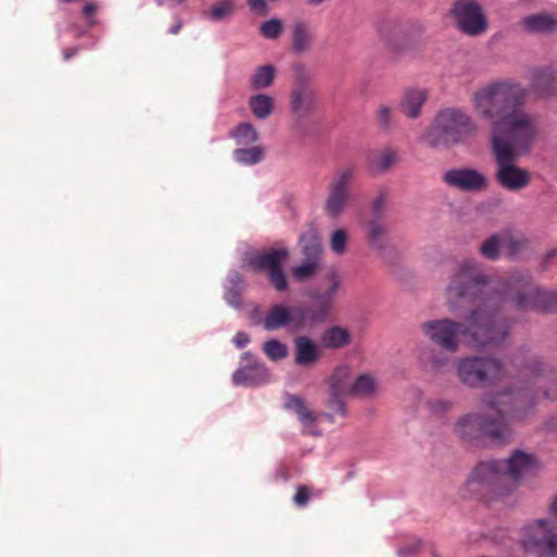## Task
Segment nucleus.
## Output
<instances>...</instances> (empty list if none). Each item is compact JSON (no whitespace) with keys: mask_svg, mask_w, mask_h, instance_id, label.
<instances>
[{"mask_svg":"<svg viewBox=\"0 0 557 557\" xmlns=\"http://www.w3.org/2000/svg\"><path fill=\"white\" fill-rule=\"evenodd\" d=\"M529 89L513 79L490 82L470 97L474 115L491 125V143L537 134L536 119L525 110Z\"/></svg>","mask_w":557,"mask_h":557,"instance_id":"f257e3e1","label":"nucleus"},{"mask_svg":"<svg viewBox=\"0 0 557 557\" xmlns=\"http://www.w3.org/2000/svg\"><path fill=\"white\" fill-rule=\"evenodd\" d=\"M511 296V274L497 283L483 271L474 259H465L456 264L445 287V299L451 311L463 302L474 304L484 312H493L497 323L509 325L500 315V309Z\"/></svg>","mask_w":557,"mask_h":557,"instance_id":"f03ea898","label":"nucleus"},{"mask_svg":"<svg viewBox=\"0 0 557 557\" xmlns=\"http://www.w3.org/2000/svg\"><path fill=\"white\" fill-rule=\"evenodd\" d=\"M420 330L431 344L448 352L459 349L460 335L466 338L468 346L482 349L500 346L510 334L509 325L497 323L493 312H484L480 308L470 309L465 323L441 318L421 323Z\"/></svg>","mask_w":557,"mask_h":557,"instance_id":"7ed1b4c3","label":"nucleus"},{"mask_svg":"<svg viewBox=\"0 0 557 557\" xmlns=\"http://www.w3.org/2000/svg\"><path fill=\"white\" fill-rule=\"evenodd\" d=\"M535 404V394H531L529 385L520 389L506 388L484 394L481 397V405L495 411L496 416L482 413V438H488L497 444L507 442L512 435L509 421L523 420Z\"/></svg>","mask_w":557,"mask_h":557,"instance_id":"20e7f679","label":"nucleus"},{"mask_svg":"<svg viewBox=\"0 0 557 557\" xmlns=\"http://www.w3.org/2000/svg\"><path fill=\"white\" fill-rule=\"evenodd\" d=\"M537 134H529L500 141L491 143L495 161L494 177L497 184L508 191H520L531 183V173L516 164L523 154L529 153Z\"/></svg>","mask_w":557,"mask_h":557,"instance_id":"39448f33","label":"nucleus"},{"mask_svg":"<svg viewBox=\"0 0 557 557\" xmlns=\"http://www.w3.org/2000/svg\"><path fill=\"white\" fill-rule=\"evenodd\" d=\"M476 133L478 124L468 112L446 108L436 114L422 139L434 149L461 144Z\"/></svg>","mask_w":557,"mask_h":557,"instance_id":"423d86ee","label":"nucleus"},{"mask_svg":"<svg viewBox=\"0 0 557 557\" xmlns=\"http://www.w3.org/2000/svg\"><path fill=\"white\" fill-rule=\"evenodd\" d=\"M458 381L469 388H482L502 383L509 371L498 358L490 355H472L459 358L456 363Z\"/></svg>","mask_w":557,"mask_h":557,"instance_id":"0eeeda50","label":"nucleus"},{"mask_svg":"<svg viewBox=\"0 0 557 557\" xmlns=\"http://www.w3.org/2000/svg\"><path fill=\"white\" fill-rule=\"evenodd\" d=\"M509 301L517 310L534 309L542 312L557 313V292L540 288L532 283L528 272L511 273V296Z\"/></svg>","mask_w":557,"mask_h":557,"instance_id":"6e6552de","label":"nucleus"},{"mask_svg":"<svg viewBox=\"0 0 557 557\" xmlns=\"http://www.w3.org/2000/svg\"><path fill=\"white\" fill-rule=\"evenodd\" d=\"M520 546L531 557H557V525L541 518L521 529Z\"/></svg>","mask_w":557,"mask_h":557,"instance_id":"1a4fd4ad","label":"nucleus"},{"mask_svg":"<svg viewBox=\"0 0 557 557\" xmlns=\"http://www.w3.org/2000/svg\"><path fill=\"white\" fill-rule=\"evenodd\" d=\"M358 169L354 164L337 168L326 185L324 212L331 219L339 218L348 208Z\"/></svg>","mask_w":557,"mask_h":557,"instance_id":"9d476101","label":"nucleus"},{"mask_svg":"<svg viewBox=\"0 0 557 557\" xmlns=\"http://www.w3.org/2000/svg\"><path fill=\"white\" fill-rule=\"evenodd\" d=\"M265 331L272 332L287 327L290 332H299L318 325L310 308L302 306L272 305L261 321Z\"/></svg>","mask_w":557,"mask_h":557,"instance_id":"9b49d317","label":"nucleus"},{"mask_svg":"<svg viewBox=\"0 0 557 557\" xmlns=\"http://www.w3.org/2000/svg\"><path fill=\"white\" fill-rule=\"evenodd\" d=\"M511 363L518 370L519 376L527 381H531L532 387L542 391L543 397L554 399L557 397V377L535 357L515 356Z\"/></svg>","mask_w":557,"mask_h":557,"instance_id":"f8f14e48","label":"nucleus"},{"mask_svg":"<svg viewBox=\"0 0 557 557\" xmlns=\"http://www.w3.org/2000/svg\"><path fill=\"white\" fill-rule=\"evenodd\" d=\"M288 257L285 248L268 249L263 252L251 255L247 259V265L258 272H267L271 285L277 292L288 289L287 280L283 271V263Z\"/></svg>","mask_w":557,"mask_h":557,"instance_id":"ddd939ff","label":"nucleus"},{"mask_svg":"<svg viewBox=\"0 0 557 557\" xmlns=\"http://www.w3.org/2000/svg\"><path fill=\"white\" fill-rule=\"evenodd\" d=\"M458 29L469 36H480L487 29V21L481 5L474 0H457L450 9Z\"/></svg>","mask_w":557,"mask_h":557,"instance_id":"4468645a","label":"nucleus"},{"mask_svg":"<svg viewBox=\"0 0 557 557\" xmlns=\"http://www.w3.org/2000/svg\"><path fill=\"white\" fill-rule=\"evenodd\" d=\"M324 281L326 282L327 287L323 293L312 292L309 294L310 298L317 300V305L309 308L318 324L324 322L329 318L333 309L336 295L342 287L343 276L335 268H331L325 272Z\"/></svg>","mask_w":557,"mask_h":557,"instance_id":"2eb2a0df","label":"nucleus"},{"mask_svg":"<svg viewBox=\"0 0 557 557\" xmlns=\"http://www.w3.org/2000/svg\"><path fill=\"white\" fill-rule=\"evenodd\" d=\"M443 182L465 193H482L488 187L487 176L473 168H456L444 172Z\"/></svg>","mask_w":557,"mask_h":557,"instance_id":"dca6fc26","label":"nucleus"},{"mask_svg":"<svg viewBox=\"0 0 557 557\" xmlns=\"http://www.w3.org/2000/svg\"><path fill=\"white\" fill-rule=\"evenodd\" d=\"M298 73L290 91V111L298 117H305L315 107V92L310 85L304 67L299 66Z\"/></svg>","mask_w":557,"mask_h":557,"instance_id":"f3484780","label":"nucleus"},{"mask_svg":"<svg viewBox=\"0 0 557 557\" xmlns=\"http://www.w3.org/2000/svg\"><path fill=\"white\" fill-rule=\"evenodd\" d=\"M270 374L265 366L255 355L247 351L242 356V366L233 374L235 385L257 386L269 381Z\"/></svg>","mask_w":557,"mask_h":557,"instance_id":"a211bd4d","label":"nucleus"},{"mask_svg":"<svg viewBox=\"0 0 557 557\" xmlns=\"http://www.w3.org/2000/svg\"><path fill=\"white\" fill-rule=\"evenodd\" d=\"M471 481L491 486L495 493L502 495V487L508 484L503 460L480 462L472 471Z\"/></svg>","mask_w":557,"mask_h":557,"instance_id":"6ab92c4d","label":"nucleus"},{"mask_svg":"<svg viewBox=\"0 0 557 557\" xmlns=\"http://www.w3.org/2000/svg\"><path fill=\"white\" fill-rule=\"evenodd\" d=\"M503 466L508 483L517 486L522 476L536 469L537 460L534 455L517 449L508 459L503 460Z\"/></svg>","mask_w":557,"mask_h":557,"instance_id":"aec40b11","label":"nucleus"},{"mask_svg":"<svg viewBox=\"0 0 557 557\" xmlns=\"http://www.w3.org/2000/svg\"><path fill=\"white\" fill-rule=\"evenodd\" d=\"M530 90L541 99L557 95V73L550 66H535L529 71Z\"/></svg>","mask_w":557,"mask_h":557,"instance_id":"412c9836","label":"nucleus"},{"mask_svg":"<svg viewBox=\"0 0 557 557\" xmlns=\"http://www.w3.org/2000/svg\"><path fill=\"white\" fill-rule=\"evenodd\" d=\"M322 355V347L309 336L300 335L294 338V361L297 366L310 368Z\"/></svg>","mask_w":557,"mask_h":557,"instance_id":"4be33fe9","label":"nucleus"},{"mask_svg":"<svg viewBox=\"0 0 557 557\" xmlns=\"http://www.w3.org/2000/svg\"><path fill=\"white\" fill-rule=\"evenodd\" d=\"M387 231L388 227L386 223L379 219L370 221L367 226V238L369 245L384 261H389L388 258L393 250L386 238Z\"/></svg>","mask_w":557,"mask_h":557,"instance_id":"5701e85b","label":"nucleus"},{"mask_svg":"<svg viewBox=\"0 0 557 557\" xmlns=\"http://www.w3.org/2000/svg\"><path fill=\"white\" fill-rule=\"evenodd\" d=\"M429 97L424 88H407L398 103V110L409 119H418L421 115L422 107Z\"/></svg>","mask_w":557,"mask_h":557,"instance_id":"b1692460","label":"nucleus"},{"mask_svg":"<svg viewBox=\"0 0 557 557\" xmlns=\"http://www.w3.org/2000/svg\"><path fill=\"white\" fill-rule=\"evenodd\" d=\"M455 432L465 441L473 443L482 438V413L471 412L455 423Z\"/></svg>","mask_w":557,"mask_h":557,"instance_id":"393cba45","label":"nucleus"},{"mask_svg":"<svg viewBox=\"0 0 557 557\" xmlns=\"http://www.w3.org/2000/svg\"><path fill=\"white\" fill-rule=\"evenodd\" d=\"M446 350L441 348L423 345L417 348L416 355L419 363L430 370H437L447 366L450 361L445 354Z\"/></svg>","mask_w":557,"mask_h":557,"instance_id":"a878e982","label":"nucleus"},{"mask_svg":"<svg viewBox=\"0 0 557 557\" xmlns=\"http://www.w3.org/2000/svg\"><path fill=\"white\" fill-rule=\"evenodd\" d=\"M245 280L243 275L237 271L230 272L227 276V284L225 285L224 299L225 301L239 309L243 307L242 293L245 289Z\"/></svg>","mask_w":557,"mask_h":557,"instance_id":"bb28decb","label":"nucleus"},{"mask_svg":"<svg viewBox=\"0 0 557 557\" xmlns=\"http://www.w3.org/2000/svg\"><path fill=\"white\" fill-rule=\"evenodd\" d=\"M313 42V34L304 22H296L292 27V49L295 53L302 54L310 51Z\"/></svg>","mask_w":557,"mask_h":557,"instance_id":"cd10ccee","label":"nucleus"},{"mask_svg":"<svg viewBox=\"0 0 557 557\" xmlns=\"http://www.w3.org/2000/svg\"><path fill=\"white\" fill-rule=\"evenodd\" d=\"M350 341L349 331L337 325L326 329L321 335L322 346L329 349H339L347 346Z\"/></svg>","mask_w":557,"mask_h":557,"instance_id":"c85d7f7f","label":"nucleus"},{"mask_svg":"<svg viewBox=\"0 0 557 557\" xmlns=\"http://www.w3.org/2000/svg\"><path fill=\"white\" fill-rule=\"evenodd\" d=\"M285 408L294 411L305 429L313 425L317 416L307 407L305 400L297 395H288L285 401Z\"/></svg>","mask_w":557,"mask_h":557,"instance_id":"c756f323","label":"nucleus"},{"mask_svg":"<svg viewBox=\"0 0 557 557\" xmlns=\"http://www.w3.org/2000/svg\"><path fill=\"white\" fill-rule=\"evenodd\" d=\"M380 35L391 51L398 52L404 48L405 34L398 24L392 22L384 24L380 29Z\"/></svg>","mask_w":557,"mask_h":557,"instance_id":"7c9ffc66","label":"nucleus"},{"mask_svg":"<svg viewBox=\"0 0 557 557\" xmlns=\"http://www.w3.org/2000/svg\"><path fill=\"white\" fill-rule=\"evenodd\" d=\"M301 252L306 260L322 263V246L320 237L312 231L299 238Z\"/></svg>","mask_w":557,"mask_h":557,"instance_id":"2f4dec72","label":"nucleus"},{"mask_svg":"<svg viewBox=\"0 0 557 557\" xmlns=\"http://www.w3.org/2000/svg\"><path fill=\"white\" fill-rule=\"evenodd\" d=\"M248 107L259 120H265L274 112V98L267 94H257L248 99Z\"/></svg>","mask_w":557,"mask_h":557,"instance_id":"473e14b6","label":"nucleus"},{"mask_svg":"<svg viewBox=\"0 0 557 557\" xmlns=\"http://www.w3.org/2000/svg\"><path fill=\"white\" fill-rule=\"evenodd\" d=\"M228 136L233 138L237 146L244 147L255 144L259 140L257 128L248 122H243L233 127Z\"/></svg>","mask_w":557,"mask_h":557,"instance_id":"72a5a7b5","label":"nucleus"},{"mask_svg":"<svg viewBox=\"0 0 557 557\" xmlns=\"http://www.w3.org/2000/svg\"><path fill=\"white\" fill-rule=\"evenodd\" d=\"M523 25L532 33H549L557 28V21L549 14H533L523 20Z\"/></svg>","mask_w":557,"mask_h":557,"instance_id":"f704fd0d","label":"nucleus"},{"mask_svg":"<svg viewBox=\"0 0 557 557\" xmlns=\"http://www.w3.org/2000/svg\"><path fill=\"white\" fill-rule=\"evenodd\" d=\"M351 382V370L347 366L337 367L329 379V386L335 393H344L349 395Z\"/></svg>","mask_w":557,"mask_h":557,"instance_id":"c9c22d12","label":"nucleus"},{"mask_svg":"<svg viewBox=\"0 0 557 557\" xmlns=\"http://www.w3.org/2000/svg\"><path fill=\"white\" fill-rule=\"evenodd\" d=\"M275 67L272 64L258 66L250 77V86L255 90L271 87L275 79Z\"/></svg>","mask_w":557,"mask_h":557,"instance_id":"e433bc0d","label":"nucleus"},{"mask_svg":"<svg viewBox=\"0 0 557 557\" xmlns=\"http://www.w3.org/2000/svg\"><path fill=\"white\" fill-rule=\"evenodd\" d=\"M265 150L262 146L237 148L233 152L234 160L243 165H255L264 159Z\"/></svg>","mask_w":557,"mask_h":557,"instance_id":"4c0bfd02","label":"nucleus"},{"mask_svg":"<svg viewBox=\"0 0 557 557\" xmlns=\"http://www.w3.org/2000/svg\"><path fill=\"white\" fill-rule=\"evenodd\" d=\"M377 392L376 380L371 374L359 375L350 386L349 395L373 396Z\"/></svg>","mask_w":557,"mask_h":557,"instance_id":"58836bf2","label":"nucleus"},{"mask_svg":"<svg viewBox=\"0 0 557 557\" xmlns=\"http://www.w3.org/2000/svg\"><path fill=\"white\" fill-rule=\"evenodd\" d=\"M321 264L322 263L305 259L300 264L293 268L292 274L298 282L309 281L318 274Z\"/></svg>","mask_w":557,"mask_h":557,"instance_id":"ea45409f","label":"nucleus"},{"mask_svg":"<svg viewBox=\"0 0 557 557\" xmlns=\"http://www.w3.org/2000/svg\"><path fill=\"white\" fill-rule=\"evenodd\" d=\"M507 234H493L480 246V252L483 257L490 260H495L499 257L500 245L506 238Z\"/></svg>","mask_w":557,"mask_h":557,"instance_id":"a19ab883","label":"nucleus"},{"mask_svg":"<svg viewBox=\"0 0 557 557\" xmlns=\"http://www.w3.org/2000/svg\"><path fill=\"white\" fill-rule=\"evenodd\" d=\"M397 162V153L392 149H385L372 161V168L380 173L388 171Z\"/></svg>","mask_w":557,"mask_h":557,"instance_id":"79ce46f5","label":"nucleus"},{"mask_svg":"<svg viewBox=\"0 0 557 557\" xmlns=\"http://www.w3.org/2000/svg\"><path fill=\"white\" fill-rule=\"evenodd\" d=\"M263 351L271 360L277 361L287 356V346L273 338L263 344Z\"/></svg>","mask_w":557,"mask_h":557,"instance_id":"37998d69","label":"nucleus"},{"mask_svg":"<svg viewBox=\"0 0 557 557\" xmlns=\"http://www.w3.org/2000/svg\"><path fill=\"white\" fill-rule=\"evenodd\" d=\"M283 33V23L278 18H271L260 26V34L267 39H276Z\"/></svg>","mask_w":557,"mask_h":557,"instance_id":"c03bdc74","label":"nucleus"},{"mask_svg":"<svg viewBox=\"0 0 557 557\" xmlns=\"http://www.w3.org/2000/svg\"><path fill=\"white\" fill-rule=\"evenodd\" d=\"M234 11L233 0H222L215 3L210 11V16L215 22H221L230 16Z\"/></svg>","mask_w":557,"mask_h":557,"instance_id":"a18cd8bd","label":"nucleus"},{"mask_svg":"<svg viewBox=\"0 0 557 557\" xmlns=\"http://www.w3.org/2000/svg\"><path fill=\"white\" fill-rule=\"evenodd\" d=\"M348 396V394L344 393H335V391H329V399L326 401V406L337 412L342 417H346L347 410L346 405L344 403V397Z\"/></svg>","mask_w":557,"mask_h":557,"instance_id":"49530a36","label":"nucleus"},{"mask_svg":"<svg viewBox=\"0 0 557 557\" xmlns=\"http://www.w3.org/2000/svg\"><path fill=\"white\" fill-rule=\"evenodd\" d=\"M347 238H348V236H347L346 231H344L342 228L334 231L331 235V240H330L331 249L336 255H343L346 250Z\"/></svg>","mask_w":557,"mask_h":557,"instance_id":"de8ad7c7","label":"nucleus"},{"mask_svg":"<svg viewBox=\"0 0 557 557\" xmlns=\"http://www.w3.org/2000/svg\"><path fill=\"white\" fill-rule=\"evenodd\" d=\"M429 411L436 417H443L453 408V403L447 399L436 398L426 403Z\"/></svg>","mask_w":557,"mask_h":557,"instance_id":"09e8293b","label":"nucleus"},{"mask_svg":"<svg viewBox=\"0 0 557 557\" xmlns=\"http://www.w3.org/2000/svg\"><path fill=\"white\" fill-rule=\"evenodd\" d=\"M392 113H393V110L387 104H380L376 110L377 126L383 132H388L391 129Z\"/></svg>","mask_w":557,"mask_h":557,"instance_id":"8fccbe9b","label":"nucleus"},{"mask_svg":"<svg viewBox=\"0 0 557 557\" xmlns=\"http://www.w3.org/2000/svg\"><path fill=\"white\" fill-rule=\"evenodd\" d=\"M311 496V491L306 485L297 486L296 494L293 497V502L298 507L307 506Z\"/></svg>","mask_w":557,"mask_h":557,"instance_id":"3c124183","label":"nucleus"},{"mask_svg":"<svg viewBox=\"0 0 557 557\" xmlns=\"http://www.w3.org/2000/svg\"><path fill=\"white\" fill-rule=\"evenodd\" d=\"M385 202V194L383 191H380L371 203V212L374 216H379L383 212Z\"/></svg>","mask_w":557,"mask_h":557,"instance_id":"603ef678","label":"nucleus"},{"mask_svg":"<svg viewBox=\"0 0 557 557\" xmlns=\"http://www.w3.org/2000/svg\"><path fill=\"white\" fill-rule=\"evenodd\" d=\"M249 7L257 13L265 14L268 12V4L264 0H247Z\"/></svg>","mask_w":557,"mask_h":557,"instance_id":"864d4df0","label":"nucleus"},{"mask_svg":"<svg viewBox=\"0 0 557 557\" xmlns=\"http://www.w3.org/2000/svg\"><path fill=\"white\" fill-rule=\"evenodd\" d=\"M249 341H250L249 335L245 332H237L233 338V343L238 348H244L249 343Z\"/></svg>","mask_w":557,"mask_h":557,"instance_id":"5fc2aeb1","label":"nucleus"},{"mask_svg":"<svg viewBox=\"0 0 557 557\" xmlns=\"http://www.w3.org/2000/svg\"><path fill=\"white\" fill-rule=\"evenodd\" d=\"M557 258V248H552L543 256V267L547 268L553 259Z\"/></svg>","mask_w":557,"mask_h":557,"instance_id":"6e6d98bb","label":"nucleus"},{"mask_svg":"<svg viewBox=\"0 0 557 557\" xmlns=\"http://www.w3.org/2000/svg\"><path fill=\"white\" fill-rule=\"evenodd\" d=\"M78 52V48L74 47V48H71V49H65L63 51V58L64 60H70L72 57L76 55Z\"/></svg>","mask_w":557,"mask_h":557,"instance_id":"4d7b16f0","label":"nucleus"},{"mask_svg":"<svg viewBox=\"0 0 557 557\" xmlns=\"http://www.w3.org/2000/svg\"><path fill=\"white\" fill-rule=\"evenodd\" d=\"M549 513L557 519V495L553 498L548 507Z\"/></svg>","mask_w":557,"mask_h":557,"instance_id":"13d9d810","label":"nucleus"},{"mask_svg":"<svg viewBox=\"0 0 557 557\" xmlns=\"http://www.w3.org/2000/svg\"><path fill=\"white\" fill-rule=\"evenodd\" d=\"M96 9L97 8H96V5L94 3H88V4H86L84 7L83 12H84L85 15L89 16V15H91V14H94L96 12Z\"/></svg>","mask_w":557,"mask_h":557,"instance_id":"bf43d9fd","label":"nucleus"},{"mask_svg":"<svg viewBox=\"0 0 557 557\" xmlns=\"http://www.w3.org/2000/svg\"><path fill=\"white\" fill-rule=\"evenodd\" d=\"M414 549H416V547L404 546V547L399 548L398 554L400 556H405V555L411 554Z\"/></svg>","mask_w":557,"mask_h":557,"instance_id":"052dcab7","label":"nucleus"},{"mask_svg":"<svg viewBox=\"0 0 557 557\" xmlns=\"http://www.w3.org/2000/svg\"><path fill=\"white\" fill-rule=\"evenodd\" d=\"M183 24L182 22H177L176 24H174L171 28H170V33L173 34V35H176L180 33L181 28H182Z\"/></svg>","mask_w":557,"mask_h":557,"instance_id":"680f3d73","label":"nucleus"},{"mask_svg":"<svg viewBox=\"0 0 557 557\" xmlns=\"http://www.w3.org/2000/svg\"><path fill=\"white\" fill-rule=\"evenodd\" d=\"M323 417H325L330 422L334 421L333 414L331 413H322Z\"/></svg>","mask_w":557,"mask_h":557,"instance_id":"e2e57ef3","label":"nucleus"}]
</instances>
